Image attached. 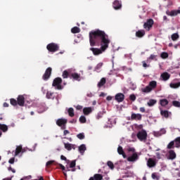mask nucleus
Wrapping results in <instances>:
<instances>
[{
    "mask_svg": "<svg viewBox=\"0 0 180 180\" xmlns=\"http://www.w3.org/2000/svg\"><path fill=\"white\" fill-rule=\"evenodd\" d=\"M160 115L161 116H163V117H165V119H168V117L171 116V112H169L168 110H161Z\"/></svg>",
    "mask_w": 180,
    "mask_h": 180,
    "instance_id": "19",
    "label": "nucleus"
},
{
    "mask_svg": "<svg viewBox=\"0 0 180 180\" xmlns=\"http://www.w3.org/2000/svg\"><path fill=\"white\" fill-rule=\"evenodd\" d=\"M8 171H12V172L13 174H15V172H16V170H15V169H13L12 167H8Z\"/></svg>",
    "mask_w": 180,
    "mask_h": 180,
    "instance_id": "57",
    "label": "nucleus"
},
{
    "mask_svg": "<svg viewBox=\"0 0 180 180\" xmlns=\"http://www.w3.org/2000/svg\"><path fill=\"white\" fill-rule=\"evenodd\" d=\"M54 164H56V160H49L46 163V166L50 167V165H53Z\"/></svg>",
    "mask_w": 180,
    "mask_h": 180,
    "instance_id": "42",
    "label": "nucleus"
},
{
    "mask_svg": "<svg viewBox=\"0 0 180 180\" xmlns=\"http://www.w3.org/2000/svg\"><path fill=\"white\" fill-rule=\"evenodd\" d=\"M94 180H103V176L101 174H96L93 176Z\"/></svg>",
    "mask_w": 180,
    "mask_h": 180,
    "instance_id": "29",
    "label": "nucleus"
},
{
    "mask_svg": "<svg viewBox=\"0 0 180 180\" xmlns=\"http://www.w3.org/2000/svg\"><path fill=\"white\" fill-rule=\"evenodd\" d=\"M86 150V146H85L84 144H82L80 146H79V151L81 153V154H84L85 151Z\"/></svg>",
    "mask_w": 180,
    "mask_h": 180,
    "instance_id": "28",
    "label": "nucleus"
},
{
    "mask_svg": "<svg viewBox=\"0 0 180 180\" xmlns=\"http://www.w3.org/2000/svg\"><path fill=\"white\" fill-rule=\"evenodd\" d=\"M46 49L50 53H56V51H58L60 46L56 43H51L46 46Z\"/></svg>",
    "mask_w": 180,
    "mask_h": 180,
    "instance_id": "4",
    "label": "nucleus"
},
{
    "mask_svg": "<svg viewBox=\"0 0 180 180\" xmlns=\"http://www.w3.org/2000/svg\"><path fill=\"white\" fill-rule=\"evenodd\" d=\"M139 110H140V112H141V113L146 112V108L144 107L140 108Z\"/></svg>",
    "mask_w": 180,
    "mask_h": 180,
    "instance_id": "53",
    "label": "nucleus"
},
{
    "mask_svg": "<svg viewBox=\"0 0 180 180\" xmlns=\"http://www.w3.org/2000/svg\"><path fill=\"white\" fill-rule=\"evenodd\" d=\"M127 151H128L129 153H136V149H135L134 148H129L127 149Z\"/></svg>",
    "mask_w": 180,
    "mask_h": 180,
    "instance_id": "50",
    "label": "nucleus"
},
{
    "mask_svg": "<svg viewBox=\"0 0 180 180\" xmlns=\"http://www.w3.org/2000/svg\"><path fill=\"white\" fill-rule=\"evenodd\" d=\"M65 148L68 151H71V143H65Z\"/></svg>",
    "mask_w": 180,
    "mask_h": 180,
    "instance_id": "47",
    "label": "nucleus"
},
{
    "mask_svg": "<svg viewBox=\"0 0 180 180\" xmlns=\"http://www.w3.org/2000/svg\"><path fill=\"white\" fill-rule=\"evenodd\" d=\"M129 99L133 101H136V96L134 94H131L129 96Z\"/></svg>",
    "mask_w": 180,
    "mask_h": 180,
    "instance_id": "51",
    "label": "nucleus"
},
{
    "mask_svg": "<svg viewBox=\"0 0 180 180\" xmlns=\"http://www.w3.org/2000/svg\"><path fill=\"white\" fill-rule=\"evenodd\" d=\"M174 141L175 143V146H176V148H179V147H180V136L176 138Z\"/></svg>",
    "mask_w": 180,
    "mask_h": 180,
    "instance_id": "34",
    "label": "nucleus"
},
{
    "mask_svg": "<svg viewBox=\"0 0 180 180\" xmlns=\"http://www.w3.org/2000/svg\"><path fill=\"white\" fill-rule=\"evenodd\" d=\"M72 33H79L81 32V30L78 27H74L73 28L71 29Z\"/></svg>",
    "mask_w": 180,
    "mask_h": 180,
    "instance_id": "37",
    "label": "nucleus"
},
{
    "mask_svg": "<svg viewBox=\"0 0 180 180\" xmlns=\"http://www.w3.org/2000/svg\"><path fill=\"white\" fill-rule=\"evenodd\" d=\"M70 148L71 150H75V148H77V146L74 145V144H71V146H70Z\"/></svg>",
    "mask_w": 180,
    "mask_h": 180,
    "instance_id": "61",
    "label": "nucleus"
},
{
    "mask_svg": "<svg viewBox=\"0 0 180 180\" xmlns=\"http://www.w3.org/2000/svg\"><path fill=\"white\" fill-rule=\"evenodd\" d=\"M160 57H161L162 58H164V59L168 58V53H167V52H162V53H161V55H160Z\"/></svg>",
    "mask_w": 180,
    "mask_h": 180,
    "instance_id": "46",
    "label": "nucleus"
},
{
    "mask_svg": "<svg viewBox=\"0 0 180 180\" xmlns=\"http://www.w3.org/2000/svg\"><path fill=\"white\" fill-rule=\"evenodd\" d=\"M156 157L158 160H161V154L160 153H156Z\"/></svg>",
    "mask_w": 180,
    "mask_h": 180,
    "instance_id": "56",
    "label": "nucleus"
},
{
    "mask_svg": "<svg viewBox=\"0 0 180 180\" xmlns=\"http://www.w3.org/2000/svg\"><path fill=\"white\" fill-rule=\"evenodd\" d=\"M169 86L172 89H177V88H179V86H180V82H179L177 83H170Z\"/></svg>",
    "mask_w": 180,
    "mask_h": 180,
    "instance_id": "23",
    "label": "nucleus"
},
{
    "mask_svg": "<svg viewBox=\"0 0 180 180\" xmlns=\"http://www.w3.org/2000/svg\"><path fill=\"white\" fill-rule=\"evenodd\" d=\"M46 98L47 99H54V92L47 91Z\"/></svg>",
    "mask_w": 180,
    "mask_h": 180,
    "instance_id": "30",
    "label": "nucleus"
},
{
    "mask_svg": "<svg viewBox=\"0 0 180 180\" xmlns=\"http://www.w3.org/2000/svg\"><path fill=\"white\" fill-rule=\"evenodd\" d=\"M157 57L155 55H150L149 57V60H155V58Z\"/></svg>",
    "mask_w": 180,
    "mask_h": 180,
    "instance_id": "54",
    "label": "nucleus"
},
{
    "mask_svg": "<svg viewBox=\"0 0 180 180\" xmlns=\"http://www.w3.org/2000/svg\"><path fill=\"white\" fill-rule=\"evenodd\" d=\"M174 146H175V141H172L168 145H167V148L169 150H171V148H174Z\"/></svg>",
    "mask_w": 180,
    "mask_h": 180,
    "instance_id": "39",
    "label": "nucleus"
},
{
    "mask_svg": "<svg viewBox=\"0 0 180 180\" xmlns=\"http://www.w3.org/2000/svg\"><path fill=\"white\" fill-rule=\"evenodd\" d=\"M79 122H80V123H86V118L85 117V116L82 115L79 117Z\"/></svg>",
    "mask_w": 180,
    "mask_h": 180,
    "instance_id": "44",
    "label": "nucleus"
},
{
    "mask_svg": "<svg viewBox=\"0 0 180 180\" xmlns=\"http://www.w3.org/2000/svg\"><path fill=\"white\" fill-rule=\"evenodd\" d=\"M142 64H143V67L144 68H147V67H149V65H147V63H146V61H143V62H142Z\"/></svg>",
    "mask_w": 180,
    "mask_h": 180,
    "instance_id": "55",
    "label": "nucleus"
},
{
    "mask_svg": "<svg viewBox=\"0 0 180 180\" xmlns=\"http://www.w3.org/2000/svg\"><path fill=\"white\" fill-rule=\"evenodd\" d=\"M112 7L114 8V9H115V11L121 9L122 8V1H120L119 0H115L112 3Z\"/></svg>",
    "mask_w": 180,
    "mask_h": 180,
    "instance_id": "11",
    "label": "nucleus"
},
{
    "mask_svg": "<svg viewBox=\"0 0 180 180\" xmlns=\"http://www.w3.org/2000/svg\"><path fill=\"white\" fill-rule=\"evenodd\" d=\"M69 78H72L73 79H75V81H79L80 78H81V75L78 74V73H70V75L69 76Z\"/></svg>",
    "mask_w": 180,
    "mask_h": 180,
    "instance_id": "15",
    "label": "nucleus"
},
{
    "mask_svg": "<svg viewBox=\"0 0 180 180\" xmlns=\"http://www.w3.org/2000/svg\"><path fill=\"white\" fill-rule=\"evenodd\" d=\"M61 84H63V79L60 77H56L53 81L52 86H54L56 89H58V91H61V89H63Z\"/></svg>",
    "mask_w": 180,
    "mask_h": 180,
    "instance_id": "2",
    "label": "nucleus"
},
{
    "mask_svg": "<svg viewBox=\"0 0 180 180\" xmlns=\"http://www.w3.org/2000/svg\"><path fill=\"white\" fill-rule=\"evenodd\" d=\"M107 165L109 167V168H110V169H115V165H113V162H112L111 161H108L107 162Z\"/></svg>",
    "mask_w": 180,
    "mask_h": 180,
    "instance_id": "43",
    "label": "nucleus"
},
{
    "mask_svg": "<svg viewBox=\"0 0 180 180\" xmlns=\"http://www.w3.org/2000/svg\"><path fill=\"white\" fill-rule=\"evenodd\" d=\"M20 153H22V146H17V148L15 149V155H19V154H20Z\"/></svg>",
    "mask_w": 180,
    "mask_h": 180,
    "instance_id": "36",
    "label": "nucleus"
},
{
    "mask_svg": "<svg viewBox=\"0 0 180 180\" xmlns=\"http://www.w3.org/2000/svg\"><path fill=\"white\" fill-rule=\"evenodd\" d=\"M153 91L151 88L148 85L145 88L141 89V91L144 94H149V92H151Z\"/></svg>",
    "mask_w": 180,
    "mask_h": 180,
    "instance_id": "27",
    "label": "nucleus"
},
{
    "mask_svg": "<svg viewBox=\"0 0 180 180\" xmlns=\"http://www.w3.org/2000/svg\"><path fill=\"white\" fill-rule=\"evenodd\" d=\"M153 25L154 20H153L152 18L148 19L147 21L143 24V28H145L146 30H147L148 32H150Z\"/></svg>",
    "mask_w": 180,
    "mask_h": 180,
    "instance_id": "5",
    "label": "nucleus"
},
{
    "mask_svg": "<svg viewBox=\"0 0 180 180\" xmlns=\"http://www.w3.org/2000/svg\"><path fill=\"white\" fill-rule=\"evenodd\" d=\"M152 178H153V179H155L157 178V175H155V173H153L152 174Z\"/></svg>",
    "mask_w": 180,
    "mask_h": 180,
    "instance_id": "62",
    "label": "nucleus"
},
{
    "mask_svg": "<svg viewBox=\"0 0 180 180\" xmlns=\"http://www.w3.org/2000/svg\"><path fill=\"white\" fill-rule=\"evenodd\" d=\"M106 99H107V101H112V96H107Z\"/></svg>",
    "mask_w": 180,
    "mask_h": 180,
    "instance_id": "64",
    "label": "nucleus"
},
{
    "mask_svg": "<svg viewBox=\"0 0 180 180\" xmlns=\"http://www.w3.org/2000/svg\"><path fill=\"white\" fill-rule=\"evenodd\" d=\"M102 65H103V63H98L96 67V70H101V68H102Z\"/></svg>",
    "mask_w": 180,
    "mask_h": 180,
    "instance_id": "49",
    "label": "nucleus"
},
{
    "mask_svg": "<svg viewBox=\"0 0 180 180\" xmlns=\"http://www.w3.org/2000/svg\"><path fill=\"white\" fill-rule=\"evenodd\" d=\"M59 166L60 167L62 171H65V167H64V165H63L62 164H60Z\"/></svg>",
    "mask_w": 180,
    "mask_h": 180,
    "instance_id": "60",
    "label": "nucleus"
},
{
    "mask_svg": "<svg viewBox=\"0 0 180 180\" xmlns=\"http://www.w3.org/2000/svg\"><path fill=\"white\" fill-rule=\"evenodd\" d=\"M148 86L151 88V90L155 89L157 88V82L155 81H151L150 82Z\"/></svg>",
    "mask_w": 180,
    "mask_h": 180,
    "instance_id": "26",
    "label": "nucleus"
},
{
    "mask_svg": "<svg viewBox=\"0 0 180 180\" xmlns=\"http://www.w3.org/2000/svg\"><path fill=\"white\" fill-rule=\"evenodd\" d=\"M173 106H175L176 108H180V102L177 101H174L172 102Z\"/></svg>",
    "mask_w": 180,
    "mask_h": 180,
    "instance_id": "45",
    "label": "nucleus"
},
{
    "mask_svg": "<svg viewBox=\"0 0 180 180\" xmlns=\"http://www.w3.org/2000/svg\"><path fill=\"white\" fill-rule=\"evenodd\" d=\"M97 120H99V119H102L103 117V112H99L96 116Z\"/></svg>",
    "mask_w": 180,
    "mask_h": 180,
    "instance_id": "41",
    "label": "nucleus"
},
{
    "mask_svg": "<svg viewBox=\"0 0 180 180\" xmlns=\"http://www.w3.org/2000/svg\"><path fill=\"white\" fill-rule=\"evenodd\" d=\"M56 124L59 126V127H61V126H63L62 129L64 130L65 129V124H67V120L63 118L58 119L56 121Z\"/></svg>",
    "mask_w": 180,
    "mask_h": 180,
    "instance_id": "7",
    "label": "nucleus"
},
{
    "mask_svg": "<svg viewBox=\"0 0 180 180\" xmlns=\"http://www.w3.org/2000/svg\"><path fill=\"white\" fill-rule=\"evenodd\" d=\"M51 71H53V69H51V68H48L46 70L44 74L42 76V79H44V81H49L50 77H51Z\"/></svg>",
    "mask_w": 180,
    "mask_h": 180,
    "instance_id": "6",
    "label": "nucleus"
},
{
    "mask_svg": "<svg viewBox=\"0 0 180 180\" xmlns=\"http://www.w3.org/2000/svg\"><path fill=\"white\" fill-rule=\"evenodd\" d=\"M171 38L173 41H176L179 39V34L178 33H174L172 34Z\"/></svg>",
    "mask_w": 180,
    "mask_h": 180,
    "instance_id": "31",
    "label": "nucleus"
},
{
    "mask_svg": "<svg viewBox=\"0 0 180 180\" xmlns=\"http://www.w3.org/2000/svg\"><path fill=\"white\" fill-rule=\"evenodd\" d=\"M83 113L86 116H88L90 113H92V108L91 107H86L83 109Z\"/></svg>",
    "mask_w": 180,
    "mask_h": 180,
    "instance_id": "21",
    "label": "nucleus"
},
{
    "mask_svg": "<svg viewBox=\"0 0 180 180\" xmlns=\"http://www.w3.org/2000/svg\"><path fill=\"white\" fill-rule=\"evenodd\" d=\"M8 127L6 124H0V130H1V131H3V133H6V131H8Z\"/></svg>",
    "mask_w": 180,
    "mask_h": 180,
    "instance_id": "24",
    "label": "nucleus"
},
{
    "mask_svg": "<svg viewBox=\"0 0 180 180\" xmlns=\"http://www.w3.org/2000/svg\"><path fill=\"white\" fill-rule=\"evenodd\" d=\"M147 165L149 168H153V167H155L157 165V162H155V160L153 158H149L147 162Z\"/></svg>",
    "mask_w": 180,
    "mask_h": 180,
    "instance_id": "14",
    "label": "nucleus"
},
{
    "mask_svg": "<svg viewBox=\"0 0 180 180\" xmlns=\"http://www.w3.org/2000/svg\"><path fill=\"white\" fill-rule=\"evenodd\" d=\"M160 103L161 106H167V105H168V103H169V101H168V100L164 98V99H161L160 101Z\"/></svg>",
    "mask_w": 180,
    "mask_h": 180,
    "instance_id": "32",
    "label": "nucleus"
},
{
    "mask_svg": "<svg viewBox=\"0 0 180 180\" xmlns=\"http://www.w3.org/2000/svg\"><path fill=\"white\" fill-rule=\"evenodd\" d=\"M166 14L168 16H177V15H180V10L167 11H166Z\"/></svg>",
    "mask_w": 180,
    "mask_h": 180,
    "instance_id": "12",
    "label": "nucleus"
},
{
    "mask_svg": "<svg viewBox=\"0 0 180 180\" xmlns=\"http://www.w3.org/2000/svg\"><path fill=\"white\" fill-rule=\"evenodd\" d=\"M115 99L117 102L120 103V102H123L124 101V94L118 93L115 95Z\"/></svg>",
    "mask_w": 180,
    "mask_h": 180,
    "instance_id": "9",
    "label": "nucleus"
},
{
    "mask_svg": "<svg viewBox=\"0 0 180 180\" xmlns=\"http://www.w3.org/2000/svg\"><path fill=\"white\" fill-rule=\"evenodd\" d=\"M89 43L91 47H94V46H101V49H90L94 56H99V54H102L103 51L108 49L110 39H109V36L105 31L95 30L89 32Z\"/></svg>",
    "mask_w": 180,
    "mask_h": 180,
    "instance_id": "1",
    "label": "nucleus"
},
{
    "mask_svg": "<svg viewBox=\"0 0 180 180\" xmlns=\"http://www.w3.org/2000/svg\"><path fill=\"white\" fill-rule=\"evenodd\" d=\"M10 103L13 106H16L18 105V101H16L15 98H11Z\"/></svg>",
    "mask_w": 180,
    "mask_h": 180,
    "instance_id": "38",
    "label": "nucleus"
},
{
    "mask_svg": "<svg viewBox=\"0 0 180 180\" xmlns=\"http://www.w3.org/2000/svg\"><path fill=\"white\" fill-rule=\"evenodd\" d=\"M71 75V72H70V70H64L62 75V77L63 79H67L68 77H70V75Z\"/></svg>",
    "mask_w": 180,
    "mask_h": 180,
    "instance_id": "25",
    "label": "nucleus"
},
{
    "mask_svg": "<svg viewBox=\"0 0 180 180\" xmlns=\"http://www.w3.org/2000/svg\"><path fill=\"white\" fill-rule=\"evenodd\" d=\"M9 164H14L15 163V158H12L8 161Z\"/></svg>",
    "mask_w": 180,
    "mask_h": 180,
    "instance_id": "52",
    "label": "nucleus"
},
{
    "mask_svg": "<svg viewBox=\"0 0 180 180\" xmlns=\"http://www.w3.org/2000/svg\"><path fill=\"white\" fill-rule=\"evenodd\" d=\"M136 137L140 141H146L147 140V131L144 129L139 131L136 134Z\"/></svg>",
    "mask_w": 180,
    "mask_h": 180,
    "instance_id": "3",
    "label": "nucleus"
},
{
    "mask_svg": "<svg viewBox=\"0 0 180 180\" xmlns=\"http://www.w3.org/2000/svg\"><path fill=\"white\" fill-rule=\"evenodd\" d=\"M76 160H72L70 164V168H75Z\"/></svg>",
    "mask_w": 180,
    "mask_h": 180,
    "instance_id": "48",
    "label": "nucleus"
},
{
    "mask_svg": "<svg viewBox=\"0 0 180 180\" xmlns=\"http://www.w3.org/2000/svg\"><path fill=\"white\" fill-rule=\"evenodd\" d=\"M60 160H62L63 161H67V158H65V156L62 155L60 156Z\"/></svg>",
    "mask_w": 180,
    "mask_h": 180,
    "instance_id": "58",
    "label": "nucleus"
},
{
    "mask_svg": "<svg viewBox=\"0 0 180 180\" xmlns=\"http://www.w3.org/2000/svg\"><path fill=\"white\" fill-rule=\"evenodd\" d=\"M105 84H106V78L103 77V78H101L100 82L98 83L97 86H98V88H102V86H103V85H105Z\"/></svg>",
    "mask_w": 180,
    "mask_h": 180,
    "instance_id": "22",
    "label": "nucleus"
},
{
    "mask_svg": "<svg viewBox=\"0 0 180 180\" xmlns=\"http://www.w3.org/2000/svg\"><path fill=\"white\" fill-rule=\"evenodd\" d=\"M4 108H8L9 107V104L8 103H4Z\"/></svg>",
    "mask_w": 180,
    "mask_h": 180,
    "instance_id": "63",
    "label": "nucleus"
},
{
    "mask_svg": "<svg viewBox=\"0 0 180 180\" xmlns=\"http://www.w3.org/2000/svg\"><path fill=\"white\" fill-rule=\"evenodd\" d=\"M117 153L120 155H122L123 158H127V156L126 155V153H124V150H123V147L118 146Z\"/></svg>",
    "mask_w": 180,
    "mask_h": 180,
    "instance_id": "17",
    "label": "nucleus"
},
{
    "mask_svg": "<svg viewBox=\"0 0 180 180\" xmlns=\"http://www.w3.org/2000/svg\"><path fill=\"white\" fill-rule=\"evenodd\" d=\"M63 134H64V136H67V134H70V131H68V130H65V131H63Z\"/></svg>",
    "mask_w": 180,
    "mask_h": 180,
    "instance_id": "59",
    "label": "nucleus"
},
{
    "mask_svg": "<svg viewBox=\"0 0 180 180\" xmlns=\"http://www.w3.org/2000/svg\"><path fill=\"white\" fill-rule=\"evenodd\" d=\"M68 115H69V116H70V117H74V116H75L74 108H70L68 110Z\"/></svg>",
    "mask_w": 180,
    "mask_h": 180,
    "instance_id": "33",
    "label": "nucleus"
},
{
    "mask_svg": "<svg viewBox=\"0 0 180 180\" xmlns=\"http://www.w3.org/2000/svg\"><path fill=\"white\" fill-rule=\"evenodd\" d=\"M17 103L19 106H25V96L20 95L17 98Z\"/></svg>",
    "mask_w": 180,
    "mask_h": 180,
    "instance_id": "10",
    "label": "nucleus"
},
{
    "mask_svg": "<svg viewBox=\"0 0 180 180\" xmlns=\"http://www.w3.org/2000/svg\"><path fill=\"white\" fill-rule=\"evenodd\" d=\"M143 116L139 113H132L131 115V120H141Z\"/></svg>",
    "mask_w": 180,
    "mask_h": 180,
    "instance_id": "13",
    "label": "nucleus"
},
{
    "mask_svg": "<svg viewBox=\"0 0 180 180\" xmlns=\"http://www.w3.org/2000/svg\"><path fill=\"white\" fill-rule=\"evenodd\" d=\"M161 78H162L163 81H168V79H169V78H171V75H169V73L165 72H163L161 75H160Z\"/></svg>",
    "mask_w": 180,
    "mask_h": 180,
    "instance_id": "16",
    "label": "nucleus"
},
{
    "mask_svg": "<svg viewBox=\"0 0 180 180\" xmlns=\"http://www.w3.org/2000/svg\"><path fill=\"white\" fill-rule=\"evenodd\" d=\"M155 103H157V100L150 99L148 102V106H150V107L154 106V105H155Z\"/></svg>",
    "mask_w": 180,
    "mask_h": 180,
    "instance_id": "35",
    "label": "nucleus"
},
{
    "mask_svg": "<svg viewBox=\"0 0 180 180\" xmlns=\"http://www.w3.org/2000/svg\"><path fill=\"white\" fill-rule=\"evenodd\" d=\"M168 158L169 160H175V158H176V153H175V151L170 150L169 151Z\"/></svg>",
    "mask_w": 180,
    "mask_h": 180,
    "instance_id": "18",
    "label": "nucleus"
},
{
    "mask_svg": "<svg viewBox=\"0 0 180 180\" xmlns=\"http://www.w3.org/2000/svg\"><path fill=\"white\" fill-rule=\"evenodd\" d=\"M139 160V155L137 153H134L132 155L127 158V161L129 162H134L135 161H137Z\"/></svg>",
    "mask_w": 180,
    "mask_h": 180,
    "instance_id": "8",
    "label": "nucleus"
},
{
    "mask_svg": "<svg viewBox=\"0 0 180 180\" xmlns=\"http://www.w3.org/2000/svg\"><path fill=\"white\" fill-rule=\"evenodd\" d=\"M146 34V31L143 30H139L136 32V37L141 39V37H143Z\"/></svg>",
    "mask_w": 180,
    "mask_h": 180,
    "instance_id": "20",
    "label": "nucleus"
},
{
    "mask_svg": "<svg viewBox=\"0 0 180 180\" xmlns=\"http://www.w3.org/2000/svg\"><path fill=\"white\" fill-rule=\"evenodd\" d=\"M77 139L79 140H84L85 139V134L84 133H80L77 135Z\"/></svg>",
    "mask_w": 180,
    "mask_h": 180,
    "instance_id": "40",
    "label": "nucleus"
}]
</instances>
